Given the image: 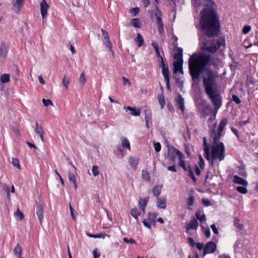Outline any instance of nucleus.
Segmentation results:
<instances>
[{
  "label": "nucleus",
  "mask_w": 258,
  "mask_h": 258,
  "mask_svg": "<svg viewBox=\"0 0 258 258\" xmlns=\"http://www.w3.org/2000/svg\"><path fill=\"white\" fill-rule=\"evenodd\" d=\"M135 42L137 44L138 47L144 45V41L143 37L140 33H137V37L135 39Z\"/></svg>",
  "instance_id": "obj_25"
},
{
  "label": "nucleus",
  "mask_w": 258,
  "mask_h": 258,
  "mask_svg": "<svg viewBox=\"0 0 258 258\" xmlns=\"http://www.w3.org/2000/svg\"><path fill=\"white\" fill-rule=\"evenodd\" d=\"M143 223L144 224V225L148 228H151V223H149V220H148V221H147L145 219H144L143 221Z\"/></svg>",
  "instance_id": "obj_64"
},
{
  "label": "nucleus",
  "mask_w": 258,
  "mask_h": 258,
  "mask_svg": "<svg viewBox=\"0 0 258 258\" xmlns=\"http://www.w3.org/2000/svg\"><path fill=\"white\" fill-rule=\"evenodd\" d=\"M195 200V197L193 195H190L187 200V203L188 206H191L193 205Z\"/></svg>",
  "instance_id": "obj_48"
},
{
  "label": "nucleus",
  "mask_w": 258,
  "mask_h": 258,
  "mask_svg": "<svg viewBox=\"0 0 258 258\" xmlns=\"http://www.w3.org/2000/svg\"><path fill=\"white\" fill-rule=\"evenodd\" d=\"M196 216L198 220L200 221V222H203L206 219V216L204 214L201 215L199 213H197L196 214Z\"/></svg>",
  "instance_id": "obj_43"
},
{
  "label": "nucleus",
  "mask_w": 258,
  "mask_h": 258,
  "mask_svg": "<svg viewBox=\"0 0 258 258\" xmlns=\"http://www.w3.org/2000/svg\"><path fill=\"white\" fill-rule=\"evenodd\" d=\"M211 229H212L213 232L215 234H218V229L217 228L215 224H212L211 225Z\"/></svg>",
  "instance_id": "obj_63"
},
{
  "label": "nucleus",
  "mask_w": 258,
  "mask_h": 258,
  "mask_svg": "<svg viewBox=\"0 0 258 258\" xmlns=\"http://www.w3.org/2000/svg\"><path fill=\"white\" fill-rule=\"evenodd\" d=\"M43 208L41 205H37L36 207V213L41 224L43 220Z\"/></svg>",
  "instance_id": "obj_20"
},
{
  "label": "nucleus",
  "mask_w": 258,
  "mask_h": 258,
  "mask_svg": "<svg viewBox=\"0 0 258 258\" xmlns=\"http://www.w3.org/2000/svg\"><path fill=\"white\" fill-rule=\"evenodd\" d=\"M79 82L83 86L85 84L86 82V79L84 72H82L80 75Z\"/></svg>",
  "instance_id": "obj_42"
},
{
  "label": "nucleus",
  "mask_w": 258,
  "mask_h": 258,
  "mask_svg": "<svg viewBox=\"0 0 258 258\" xmlns=\"http://www.w3.org/2000/svg\"><path fill=\"white\" fill-rule=\"evenodd\" d=\"M210 54L203 55L202 53H194L188 60L189 73L193 80L199 78L200 74L210 61Z\"/></svg>",
  "instance_id": "obj_4"
},
{
  "label": "nucleus",
  "mask_w": 258,
  "mask_h": 258,
  "mask_svg": "<svg viewBox=\"0 0 258 258\" xmlns=\"http://www.w3.org/2000/svg\"><path fill=\"white\" fill-rule=\"evenodd\" d=\"M69 179L71 183L76 181L75 176L73 174L69 173Z\"/></svg>",
  "instance_id": "obj_57"
},
{
  "label": "nucleus",
  "mask_w": 258,
  "mask_h": 258,
  "mask_svg": "<svg viewBox=\"0 0 258 258\" xmlns=\"http://www.w3.org/2000/svg\"><path fill=\"white\" fill-rule=\"evenodd\" d=\"M251 30V27L250 26H245L242 30L243 34H246L248 33Z\"/></svg>",
  "instance_id": "obj_56"
},
{
  "label": "nucleus",
  "mask_w": 258,
  "mask_h": 258,
  "mask_svg": "<svg viewBox=\"0 0 258 258\" xmlns=\"http://www.w3.org/2000/svg\"><path fill=\"white\" fill-rule=\"evenodd\" d=\"M121 145L122 147L126 148L128 150H131L130 143L126 138H124L122 141Z\"/></svg>",
  "instance_id": "obj_36"
},
{
  "label": "nucleus",
  "mask_w": 258,
  "mask_h": 258,
  "mask_svg": "<svg viewBox=\"0 0 258 258\" xmlns=\"http://www.w3.org/2000/svg\"><path fill=\"white\" fill-rule=\"evenodd\" d=\"M217 77L218 75L215 72L208 70L206 72V77L204 78L203 80L205 92L217 110L222 105L221 97L215 82V79Z\"/></svg>",
  "instance_id": "obj_2"
},
{
  "label": "nucleus",
  "mask_w": 258,
  "mask_h": 258,
  "mask_svg": "<svg viewBox=\"0 0 258 258\" xmlns=\"http://www.w3.org/2000/svg\"><path fill=\"white\" fill-rule=\"evenodd\" d=\"M145 118L146 127L148 128L152 124V112L150 109L145 110Z\"/></svg>",
  "instance_id": "obj_14"
},
{
  "label": "nucleus",
  "mask_w": 258,
  "mask_h": 258,
  "mask_svg": "<svg viewBox=\"0 0 258 258\" xmlns=\"http://www.w3.org/2000/svg\"><path fill=\"white\" fill-rule=\"evenodd\" d=\"M69 208H70V212H71V214L72 217L75 220L76 219V216H77V213L75 214V210L72 207V206L71 205V203L69 204Z\"/></svg>",
  "instance_id": "obj_47"
},
{
  "label": "nucleus",
  "mask_w": 258,
  "mask_h": 258,
  "mask_svg": "<svg viewBox=\"0 0 258 258\" xmlns=\"http://www.w3.org/2000/svg\"><path fill=\"white\" fill-rule=\"evenodd\" d=\"M123 241L127 243H130V244H136V241L133 239V238L128 239L126 237H124L123 238Z\"/></svg>",
  "instance_id": "obj_54"
},
{
  "label": "nucleus",
  "mask_w": 258,
  "mask_h": 258,
  "mask_svg": "<svg viewBox=\"0 0 258 258\" xmlns=\"http://www.w3.org/2000/svg\"><path fill=\"white\" fill-rule=\"evenodd\" d=\"M166 198L165 197H161L157 198V206L161 209H165L166 206Z\"/></svg>",
  "instance_id": "obj_21"
},
{
  "label": "nucleus",
  "mask_w": 258,
  "mask_h": 258,
  "mask_svg": "<svg viewBox=\"0 0 258 258\" xmlns=\"http://www.w3.org/2000/svg\"><path fill=\"white\" fill-rule=\"evenodd\" d=\"M236 190L242 194H245L248 192L247 188L243 186H238L236 187Z\"/></svg>",
  "instance_id": "obj_41"
},
{
  "label": "nucleus",
  "mask_w": 258,
  "mask_h": 258,
  "mask_svg": "<svg viewBox=\"0 0 258 258\" xmlns=\"http://www.w3.org/2000/svg\"><path fill=\"white\" fill-rule=\"evenodd\" d=\"M196 245L197 248L200 250L203 249L204 248V244L203 243L197 242L196 243Z\"/></svg>",
  "instance_id": "obj_61"
},
{
  "label": "nucleus",
  "mask_w": 258,
  "mask_h": 258,
  "mask_svg": "<svg viewBox=\"0 0 258 258\" xmlns=\"http://www.w3.org/2000/svg\"><path fill=\"white\" fill-rule=\"evenodd\" d=\"M232 100L237 104L241 103L240 99L236 95H233L232 96Z\"/></svg>",
  "instance_id": "obj_59"
},
{
  "label": "nucleus",
  "mask_w": 258,
  "mask_h": 258,
  "mask_svg": "<svg viewBox=\"0 0 258 258\" xmlns=\"http://www.w3.org/2000/svg\"><path fill=\"white\" fill-rule=\"evenodd\" d=\"M128 162L131 166L136 168L139 163V158L136 157H130L128 159Z\"/></svg>",
  "instance_id": "obj_27"
},
{
  "label": "nucleus",
  "mask_w": 258,
  "mask_h": 258,
  "mask_svg": "<svg viewBox=\"0 0 258 258\" xmlns=\"http://www.w3.org/2000/svg\"><path fill=\"white\" fill-rule=\"evenodd\" d=\"M227 123V119L226 118L223 119L218 127V132H216L215 130V127L213 128V130L210 134V137L211 139L214 140L215 141L217 142L218 140H220L221 137L222 133ZM215 127V126H214Z\"/></svg>",
  "instance_id": "obj_7"
},
{
  "label": "nucleus",
  "mask_w": 258,
  "mask_h": 258,
  "mask_svg": "<svg viewBox=\"0 0 258 258\" xmlns=\"http://www.w3.org/2000/svg\"><path fill=\"white\" fill-rule=\"evenodd\" d=\"M131 215L137 220H138V216L140 215L141 212H139L137 208H134L131 211Z\"/></svg>",
  "instance_id": "obj_32"
},
{
  "label": "nucleus",
  "mask_w": 258,
  "mask_h": 258,
  "mask_svg": "<svg viewBox=\"0 0 258 258\" xmlns=\"http://www.w3.org/2000/svg\"><path fill=\"white\" fill-rule=\"evenodd\" d=\"M212 0H206L204 5L207 6L201 12L200 26L207 37L217 36L219 32L218 18L213 8Z\"/></svg>",
  "instance_id": "obj_1"
},
{
  "label": "nucleus",
  "mask_w": 258,
  "mask_h": 258,
  "mask_svg": "<svg viewBox=\"0 0 258 258\" xmlns=\"http://www.w3.org/2000/svg\"><path fill=\"white\" fill-rule=\"evenodd\" d=\"M177 106L178 108L180 109L182 111L184 110V99L182 97V96L180 94L178 95V100L176 103Z\"/></svg>",
  "instance_id": "obj_23"
},
{
  "label": "nucleus",
  "mask_w": 258,
  "mask_h": 258,
  "mask_svg": "<svg viewBox=\"0 0 258 258\" xmlns=\"http://www.w3.org/2000/svg\"><path fill=\"white\" fill-rule=\"evenodd\" d=\"M24 3V0H13L12 10L16 14H19L20 11Z\"/></svg>",
  "instance_id": "obj_12"
},
{
  "label": "nucleus",
  "mask_w": 258,
  "mask_h": 258,
  "mask_svg": "<svg viewBox=\"0 0 258 258\" xmlns=\"http://www.w3.org/2000/svg\"><path fill=\"white\" fill-rule=\"evenodd\" d=\"M8 180V178L7 177H3L2 176L1 177L0 179V182L1 184L2 185L3 189L7 192V196L8 198H10V188L9 186L7 185V184L5 183V181L6 180Z\"/></svg>",
  "instance_id": "obj_15"
},
{
  "label": "nucleus",
  "mask_w": 258,
  "mask_h": 258,
  "mask_svg": "<svg viewBox=\"0 0 258 258\" xmlns=\"http://www.w3.org/2000/svg\"><path fill=\"white\" fill-rule=\"evenodd\" d=\"M162 73L165 79H169V70L167 66L164 63L163 58L161 57Z\"/></svg>",
  "instance_id": "obj_18"
},
{
  "label": "nucleus",
  "mask_w": 258,
  "mask_h": 258,
  "mask_svg": "<svg viewBox=\"0 0 258 258\" xmlns=\"http://www.w3.org/2000/svg\"><path fill=\"white\" fill-rule=\"evenodd\" d=\"M94 258H98L100 256V254L97 251V249L95 248L93 251Z\"/></svg>",
  "instance_id": "obj_62"
},
{
  "label": "nucleus",
  "mask_w": 258,
  "mask_h": 258,
  "mask_svg": "<svg viewBox=\"0 0 258 258\" xmlns=\"http://www.w3.org/2000/svg\"><path fill=\"white\" fill-rule=\"evenodd\" d=\"M213 144L210 148V145L208 144L207 139H203L204 151L206 159L208 161H211V165L213 166L214 161L218 160L219 161L223 160L225 157V148L223 143L217 142L213 140Z\"/></svg>",
  "instance_id": "obj_3"
},
{
  "label": "nucleus",
  "mask_w": 258,
  "mask_h": 258,
  "mask_svg": "<svg viewBox=\"0 0 258 258\" xmlns=\"http://www.w3.org/2000/svg\"><path fill=\"white\" fill-rule=\"evenodd\" d=\"M12 164L14 165V166L16 167L18 169H21V166L19 164V161L18 159L16 158H13Z\"/></svg>",
  "instance_id": "obj_46"
},
{
  "label": "nucleus",
  "mask_w": 258,
  "mask_h": 258,
  "mask_svg": "<svg viewBox=\"0 0 258 258\" xmlns=\"http://www.w3.org/2000/svg\"><path fill=\"white\" fill-rule=\"evenodd\" d=\"M199 226L198 221L194 218H193L190 222L187 224L186 226V230L188 231L190 229L196 230L197 229Z\"/></svg>",
  "instance_id": "obj_16"
},
{
  "label": "nucleus",
  "mask_w": 258,
  "mask_h": 258,
  "mask_svg": "<svg viewBox=\"0 0 258 258\" xmlns=\"http://www.w3.org/2000/svg\"><path fill=\"white\" fill-rule=\"evenodd\" d=\"M1 82L5 84L10 81V75L8 74H4L0 77Z\"/></svg>",
  "instance_id": "obj_30"
},
{
  "label": "nucleus",
  "mask_w": 258,
  "mask_h": 258,
  "mask_svg": "<svg viewBox=\"0 0 258 258\" xmlns=\"http://www.w3.org/2000/svg\"><path fill=\"white\" fill-rule=\"evenodd\" d=\"M14 215L18 217L20 221L24 218V214L19 208H17V211L14 213Z\"/></svg>",
  "instance_id": "obj_39"
},
{
  "label": "nucleus",
  "mask_w": 258,
  "mask_h": 258,
  "mask_svg": "<svg viewBox=\"0 0 258 258\" xmlns=\"http://www.w3.org/2000/svg\"><path fill=\"white\" fill-rule=\"evenodd\" d=\"M132 25L136 28H140L141 27L142 23L140 22V20L138 18H134L132 20L131 22Z\"/></svg>",
  "instance_id": "obj_31"
},
{
  "label": "nucleus",
  "mask_w": 258,
  "mask_h": 258,
  "mask_svg": "<svg viewBox=\"0 0 258 258\" xmlns=\"http://www.w3.org/2000/svg\"><path fill=\"white\" fill-rule=\"evenodd\" d=\"M103 44H104V45H105L106 46V47L107 48H108L109 49V51L111 52L112 53V54L113 55L114 53H113V51H112V44H111V42L109 40V39H108V41H105L104 42H103Z\"/></svg>",
  "instance_id": "obj_40"
},
{
  "label": "nucleus",
  "mask_w": 258,
  "mask_h": 258,
  "mask_svg": "<svg viewBox=\"0 0 258 258\" xmlns=\"http://www.w3.org/2000/svg\"><path fill=\"white\" fill-rule=\"evenodd\" d=\"M234 225L239 229H242L243 227L242 224L239 223V220L237 218L234 220Z\"/></svg>",
  "instance_id": "obj_52"
},
{
  "label": "nucleus",
  "mask_w": 258,
  "mask_h": 258,
  "mask_svg": "<svg viewBox=\"0 0 258 258\" xmlns=\"http://www.w3.org/2000/svg\"><path fill=\"white\" fill-rule=\"evenodd\" d=\"M154 147L156 152H159L161 150V145L159 142L154 143Z\"/></svg>",
  "instance_id": "obj_55"
},
{
  "label": "nucleus",
  "mask_w": 258,
  "mask_h": 258,
  "mask_svg": "<svg viewBox=\"0 0 258 258\" xmlns=\"http://www.w3.org/2000/svg\"><path fill=\"white\" fill-rule=\"evenodd\" d=\"M123 108L126 111H130L131 114H132L133 116H136L140 115V109H136L135 107H132L131 106H124Z\"/></svg>",
  "instance_id": "obj_17"
},
{
  "label": "nucleus",
  "mask_w": 258,
  "mask_h": 258,
  "mask_svg": "<svg viewBox=\"0 0 258 258\" xmlns=\"http://www.w3.org/2000/svg\"><path fill=\"white\" fill-rule=\"evenodd\" d=\"M162 187L163 185L161 184L160 185H156L153 188L152 192L157 198H159V196L161 194Z\"/></svg>",
  "instance_id": "obj_22"
},
{
  "label": "nucleus",
  "mask_w": 258,
  "mask_h": 258,
  "mask_svg": "<svg viewBox=\"0 0 258 258\" xmlns=\"http://www.w3.org/2000/svg\"><path fill=\"white\" fill-rule=\"evenodd\" d=\"M155 16L156 18V23L158 25L159 32L161 34L164 31V28L162 19L161 18V12L158 10H157L155 12Z\"/></svg>",
  "instance_id": "obj_11"
},
{
  "label": "nucleus",
  "mask_w": 258,
  "mask_h": 258,
  "mask_svg": "<svg viewBox=\"0 0 258 258\" xmlns=\"http://www.w3.org/2000/svg\"><path fill=\"white\" fill-rule=\"evenodd\" d=\"M171 151L173 152H176V155H177L178 157V165L181 167L184 170H186V167L185 166V162L183 160V158L184 157L183 154L176 148H171Z\"/></svg>",
  "instance_id": "obj_10"
},
{
  "label": "nucleus",
  "mask_w": 258,
  "mask_h": 258,
  "mask_svg": "<svg viewBox=\"0 0 258 258\" xmlns=\"http://www.w3.org/2000/svg\"><path fill=\"white\" fill-rule=\"evenodd\" d=\"M49 5L45 0H42L40 3V12L42 19H44L47 15Z\"/></svg>",
  "instance_id": "obj_13"
},
{
  "label": "nucleus",
  "mask_w": 258,
  "mask_h": 258,
  "mask_svg": "<svg viewBox=\"0 0 258 258\" xmlns=\"http://www.w3.org/2000/svg\"><path fill=\"white\" fill-rule=\"evenodd\" d=\"M182 53V49L180 47H178L176 49V52L174 55V59L176 60L173 63V73L179 72L181 74H183Z\"/></svg>",
  "instance_id": "obj_6"
},
{
  "label": "nucleus",
  "mask_w": 258,
  "mask_h": 258,
  "mask_svg": "<svg viewBox=\"0 0 258 258\" xmlns=\"http://www.w3.org/2000/svg\"><path fill=\"white\" fill-rule=\"evenodd\" d=\"M233 182L235 183L242 185L243 186H246L248 185V182L243 178L234 175L233 177Z\"/></svg>",
  "instance_id": "obj_19"
},
{
  "label": "nucleus",
  "mask_w": 258,
  "mask_h": 258,
  "mask_svg": "<svg viewBox=\"0 0 258 258\" xmlns=\"http://www.w3.org/2000/svg\"><path fill=\"white\" fill-rule=\"evenodd\" d=\"M200 40L202 42L201 48L203 51L214 53L222 45V40H214L213 41L206 39V37H201Z\"/></svg>",
  "instance_id": "obj_5"
},
{
  "label": "nucleus",
  "mask_w": 258,
  "mask_h": 258,
  "mask_svg": "<svg viewBox=\"0 0 258 258\" xmlns=\"http://www.w3.org/2000/svg\"><path fill=\"white\" fill-rule=\"evenodd\" d=\"M142 176L143 179L146 181H149L150 179L149 173L147 170L142 171Z\"/></svg>",
  "instance_id": "obj_37"
},
{
  "label": "nucleus",
  "mask_w": 258,
  "mask_h": 258,
  "mask_svg": "<svg viewBox=\"0 0 258 258\" xmlns=\"http://www.w3.org/2000/svg\"><path fill=\"white\" fill-rule=\"evenodd\" d=\"M148 203V200L145 199H141L139 201V206L140 209L143 211V213H145V209L146 206L147 205Z\"/></svg>",
  "instance_id": "obj_26"
},
{
  "label": "nucleus",
  "mask_w": 258,
  "mask_h": 258,
  "mask_svg": "<svg viewBox=\"0 0 258 258\" xmlns=\"http://www.w3.org/2000/svg\"><path fill=\"white\" fill-rule=\"evenodd\" d=\"M151 45L154 48V49H155V50L156 51L157 55L158 57H160L161 58L162 57L160 55L159 50V48H158V46L157 44H156V43H155L154 42H152L151 43Z\"/></svg>",
  "instance_id": "obj_45"
},
{
  "label": "nucleus",
  "mask_w": 258,
  "mask_h": 258,
  "mask_svg": "<svg viewBox=\"0 0 258 258\" xmlns=\"http://www.w3.org/2000/svg\"><path fill=\"white\" fill-rule=\"evenodd\" d=\"M158 102L161 108H163L165 104L164 97L163 96L161 95L158 97Z\"/></svg>",
  "instance_id": "obj_51"
},
{
  "label": "nucleus",
  "mask_w": 258,
  "mask_h": 258,
  "mask_svg": "<svg viewBox=\"0 0 258 258\" xmlns=\"http://www.w3.org/2000/svg\"><path fill=\"white\" fill-rule=\"evenodd\" d=\"M22 249L20 245L18 243L17 244L15 247L14 249V253L16 257L18 258H21Z\"/></svg>",
  "instance_id": "obj_24"
},
{
  "label": "nucleus",
  "mask_w": 258,
  "mask_h": 258,
  "mask_svg": "<svg viewBox=\"0 0 258 258\" xmlns=\"http://www.w3.org/2000/svg\"><path fill=\"white\" fill-rule=\"evenodd\" d=\"M101 31L102 32V40L103 42L105 41H108V39H109V36L108 33L106 31L104 30L103 29H101Z\"/></svg>",
  "instance_id": "obj_38"
},
{
  "label": "nucleus",
  "mask_w": 258,
  "mask_h": 258,
  "mask_svg": "<svg viewBox=\"0 0 258 258\" xmlns=\"http://www.w3.org/2000/svg\"><path fill=\"white\" fill-rule=\"evenodd\" d=\"M202 230L207 238H209L211 235V232L209 227H202Z\"/></svg>",
  "instance_id": "obj_44"
},
{
  "label": "nucleus",
  "mask_w": 258,
  "mask_h": 258,
  "mask_svg": "<svg viewBox=\"0 0 258 258\" xmlns=\"http://www.w3.org/2000/svg\"><path fill=\"white\" fill-rule=\"evenodd\" d=\"M34 131L37 135L44 134V131L42 126L39 124L38 122H35V127L34 128Z\"/></svg>",
  "instance_id": "obj_28"
},
{
  "label": "nucleus",
  "mask_w": 258,
  "mask_h": 258,
  "mask_svg": "<svg viewBox=\"0 0 258 258\" xmlns=\"http://www.w3.org/2000/svg\"><path fill=\"white\" fill-rule=\"evenodd\" d=\"M140 11V9L138 7L132 9L130 10V13L134 16H136Z\"/></svg>",
  "instance_id": "obj_53"
},
{
  "label": "nucleus",
  "mask_w": 258,
  "mask_h": 258,
  "mask_svg": "<svg viewBox=\"0 0 258 258\" xmlns=\"http://www.w3.org/2000/svg\"><path fill=\"white\" fill-rule=\"evenodd\" d=\"M202 202L205 206H210L211 205V202L207 199H203Z\"/></svg>",
  "instance_id": "obj_58"
},
{
  "label": "nucleus",
  "mask_w": 258,
  "mask_h": 258,
  "mask_svg": "<svg viewBox=\"0 0 258 258\" xmlns=\"http://www.w3.org/2000/svg\"><path fill=\"white\" fill-rule=\"evenodd\" d=\"M89 237H92V238H105V235H106V234H102V233H99V234H92L91 233H87L86 234ZM108 236L109 237V236L108 235Z\"/></svg>",
  "instance_id": "obj_34"
},
{
  "label": "nucleus",
  "mask_w": 258,
  "mask_h": 258,
  "mask_svg": "<svg viewBox=\"0 0 258 258\" xmlns=\"http://www.w3.org/2000/svg\"><path fill=\"white\" fill-rule=\"evenodd\" d=\"M157 217V214L153 213H149L148 214V220L149 223H155V219Z\"/></svg>",
  "instance_id": "obj_33"
},
{
  "label": "nucleus",
  "mask_w": 258,
  "mask_h": 258,
  "mask_svg": "<svg viewBox=\"0 0 258 258\" xmlns=\"http://www.w3.org/2000/svg\"><path fill=\"white\" fill-rule=\"evenodd\" d=\"M42 103L45 106H48L49 105L53 106L52 102L49 99H42Z\"/></svg>",
  "instance_id": "obj_49"
},
{
  "label": "nucleus",
  "mask_w": 258,
  "mask_h": 258,
  "mask_svg": "<svg viewBox=\"0 0 258 258\" xmlns=\"http://www.w3.org/2000/svg\"><path fill=\"white\" fill-rule=\"evenodd\" d=\"M199 165L201 168H203L204 166V160L201 155L199 156Z\"/></svg>",
  "instance_id": "obj_60"
},
{
  "label": "nucleus",
  "mask_w": 258,
  "mask_h": 258,
  "mask_svg": "<svg viewBox=\"0 0 258 258\" xmlns=\"http://www.w3.org/2000/svg\"><path fill=\"white\" fill-rule=\"evenodd\" d=\"M171 148H175L172 146L168 148V157L172 161L174 162L175 159V155H176V152L171 151Z\"/></svg>",
  "instance_id": "obj_29"
},
{
  "label": "nucleus",
  "mask_w": 258,
  "mask_h": 258,
  "mask_svg": "<svg viewBox=\"0 0 258 258\" xmlns=\"http://www.w3.org/2000/svg\"><path fill=\"white\" fill-rule=\"evenodd\" d=\"M216 244L214 242H208L204 248V254L214 253L216 251Z\"/></svg>",
  "instance_id": "obj_8"
},
{
  "label": "nucleus",
  "mask_w": 258,
  "mask_h": 258,
  "mask_svg": "<svg viewBox=\"0 0 258 258\" xmlns=\"http://www.w3.org/2000/svg\"><path fill=\"white\" fill-rule=\"evenodd\" d=\"M62 83L63 85L65 87V88L66 89H68V87H69V83H70V81H69V79L68 78V77H67V75L66 74H64V76H63V79H62Z\"/></svg>",
  "instance_id": "obj_35"
},
{
  "label": "nucleus",
  "mask_w": 258,
  "mask_h": 258,
  "mask_svg": "<svg viewBox=\"0 0 258 258\" xmlns=\"http://www.w3.org/2000/svg\"><path fill=\"white\" fill-rule=\"evenodd\" d=\"M8 50L9 45L4 42H2L0 45V61H3L6 58Z\"/></svg>",
  "instance_id": "obj_9"
},
{
  "label": "nucleus",
  "mask_w": 258,
  "mask_h": 258,
  "mask_svg": "<svg viewBox=\"0 0 258 258\" xmlns=\"http://www.w3.org/2000/svg\"><path fill=\"white\" fill-rule=\"evenodd\" d=\"M98 166H97L96 165H94L92 166V171L93 174L94 176H96L98 175L99 174V172L98 171Z\"/></svg>",
  "instance_id": "obj_50"
}]
</instances>
